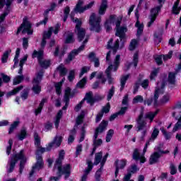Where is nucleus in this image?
<instances>
[{"label": "nucleus", "instance_id": "13d9d810", "mask_svg": "<svg viewBox=\"0 0 181 181\" xmlns=\"http://www.w3.org/2000/svg\"><path fill=\"white\" fill-rule=\"evenodd\" d=\"M90 71V66H83L81 70V73L79 74V77H83L86 73H88Z\"/></svg>", "mask_w": 181, "mask_h": 181}, {"label": "nucleus", "instance_id": "58836bf2", "mask_svg": "<svg viewBox=\"0 0 181 181\" xmlns=\"http://www.w3.org/2000/svg\"><path fill=\"white\" fill-rule=\"evenodd\" d=\"M75 40L74 34L71 32H68V35L66 37L65 43H74Z\"/></svg>", "mask_w": 181, "mask_h": 181}, {"label": "nucleus", "instance_id": "5fc2aeb1", "mask_svg": "<svg viewBox=\"0 0 181 181\" xmlns=\"http://www.w3.org/2000/svg\"><path fill=\"white\" fill-rule=\"evenodd\" d=\"M69 13H70V7L67 6L64 10V22L67 21V18H69Z\"/></svg>", "mask_w": 181, "mask_h": 181}, {"label": "nucleus", "instance_id": "0e129e2a", "mask_svg": "<svg viewBox=\"0 0 181 181\" xmlns=\"http://www.w3.org/2000/svg\"><path fill=\"white\" fill-rule=\"evenodd\" d=\"M34 139L35 145L37 147L40 146V138H39V135L37 134V133H35L34 134Z\"/></svg>", "mask_w": 181, "mask_h": 181}, {"label": "nucleus", "instance_id": "9d476101", "mask_svg": "<svg viewBox=\"0 0 181 181\" xmlns=\"http://www.w3.org/2000/svg\"><path fill=\"white\" fill-rule=\"evenodd\" d=\"M23 29V30H22ZM22 31V33H27L28 35H33V30L32 29V24L29 21H28V19L26 18H23V23L18 28L17 30V35H19V33Z\"/></svg>", "mask_w": 181, "mask_h": 181}, {"label": "nucleus", "instance_id": "37998d69", "mask_svg": "<svg viewBox=\"0 0 181 181\" xmlns=\"http://www.w3.org/2000/svg\"><path fill=\"white\" fill-rule=\"evenodd\" d=\"M45 103H46V99H42L39 105V107H37V109L35 110V115H39V114L42 112V110L43 109V105H45Z\"/></svg>", "mask_w": 181, "mask_h": 181}, {"label": "nucleus", "instance_id": "20e7f679", "mask_svg": "<svg viewBox=\"0 0 181 181\" xmlns=\"http://www.w3.org/2000/svg\"><path fill=\"white\" fill-rule=\"evenodd\" d=\"M48 151L47 147L42 148L40 146H39L36 151V160L37 163L34 166H33V169L30 172L29 177H32L35 173V170H40L43 168V159L42 158V156L40 153H45V152Z\"/></svg>", "mask_w": 181, "mask_h": 181}, {"label": "nucleus", "instance_id": "4c0bfd02", "mask_svg": "<svg viewBox=\"0 0 181 181\" xmlns=\"http://www.w3.org/2000/svg\"><path fill=\"white\" fill-rule=\"evenodd\" d=\"M158 112H159V110H157L156 112H150L146 113V118H148L150 119V122H152L153 121V118L158 115Z\"/></svg>", "mask_w": 181, "mask_h": 181}, {"label": "nucleus", "instance_id": "a18cd8bd", "mask_svg": "<svg viewBox=\"0 0 181 181\" xmlns=\"http://www.w3.org/2000/svg\"><path fill=\"white\" fill-rule=\"evenodd\" d=\"M23 78H24L23 75L16 76L13 79V85L17 86V84H21Z\"/></svg>", "mask_w": 181, "mask_h": 181}, {"label": "nucleus", "instance_id": "412c9836", "mask_svg": "<svg viewBox=\"0 0 181 181\" xmlns=\"http://www.w3.org/2000/svg\"><path fill=\"white\" fill-rule=\"evenodd\" d=\"M60 29V24H57L54 27H50L47 32H45L43 35L44 39H49L50 36H52V33L54 32V35H57L59 33V30Z\"/></svg>", "mask_w": 181, "mask_h": 181}, {"label": "nucleus", "instance_id": "338daca9", "mask_svg": "<svg viewBox=\"0 0 181 181\" xmlns=\"http://www.w3.org/2000/svg\"><path fill=\"white\" fill-rule=\"evenodd\" d=\"M105 28L107 32H110L111 30V20L106 21L105 23Z\"/></svg>", "mask_w": 181, "mask_h": 181}, {"label": "nucleus", "instance_id": "6e6552de", "mask_svg": "<svg viewBox=\"0 0 181 181\" xmlns=\"http://www.w3.org/2000/svg\"><path fill=\"white\" fill-rule=\"evenodd\" d=\"M108 125V122L103 120L100 124L99 127L95 130V134L93 135V145L94 146H100L103 144V140L101 139H97L98 138L99 134H103Z\"/></svg>", "mask_w": 181, "mask_h": 181}, {"label": "nucleus", "instance_id": "bb28decb", "mask_svg": "<svg viewBox=\"0 0 181 181\" xmlns=\"http://www.w3.org/2000/svg\"><path fill=\"white\" fill-rule=\"evenodd\" d=\"M161 156H162L158 152L152 153L149 158V165H155V163H158Z\"/></svg>", "mask_w": 181, "mask_h": 181}, {"label": "nucleus", "instance_id": "f3484780", "mask_svg": "<svg viewBox=\"0 0 181 181\" xmlns=\"http://www.w3.org/2000/svg\"><path fill=\"white\" fill-rule=\"evenodd\" d=\"M12 2H13V0H6L5 11L4 13L0 16V25L2 23V22H4V21H5V18H6V16H8V15H9L11 13L12 9L11 7L12 6Z\"/></svg>", "mask_w": 181, "mask_h": 181}, {"label": "nucleus", "instance_id": "7ed1b4c3", "mask_svg": "<svg viewBox=\"0 0 181 181\" xmlns=\"http://www.w3.org/2000/svg\"><path fill=\"white\" fill-rule=\"evenodd\" d=\"M165 86H166V81L164 80L160 81L157 83V87L156 88V90L154 93V97L144 100V105H152V103H153L154 107H158V100L159 98V94H163V88H165Z\"/></svg>", "mask_w": 181, "mask_h": 181}, {"label": "nucleus", "instance_id": "ea45409f", "mask_svg": "<svg viewBox=\"0 0 181 181\" xmlns=\"http://www.w3.org/2000/svg\"><path fill=\"white\" fill-rule=\"evenodd\" d=\"M66 80V78H63L62 81L59 82L55 84V88H56V93L58 94V95H60L62 94V86H63V82Z\"/></svg>", "mask_w": 181, "mask_h": 181}, {"label": "nucleus", "instance_id": "79ce46f5", "mask_svg": "<svg viewBox=\"0 0 181 181\" xmlns=\"http://www.w3.org/2000/svg\"><path fill=\"white\" fill-rule=\"evenodd\" d=\"M1 78H0V87L2 86V79L4 83H9L11 81V77L8 76V75H5V74H1Z\"/></svg>", "mask_w": 181, "mask_h": 181}, {"label": "nucleus", "instance_id": "bf43d9fd", "mask_svg": "<svg viewBox=\"0 0 181 181\" xmlns=\"http://www.w3.org/2000/svg\"><path fill=\"white\" fill-rule=\"evenodd\" d=\"M169 100H170V95H165L163 96V98L160 99V102L161 104H166V103H169Z\"/></svg>", "mask_w": 181, "mask_h": 181}, {"label": "nucleus", "instance_id": "a19ab883", "mask_svg": "<svg viewBox=\"0 0 181 181\" xmlns=\"http://www.w3.org/2000/svg\"><path fill=\"white\" fill-rule=\"evenodd\" d=\"M136 28H137V35L141 36L142 35V33L144 32V25L140 24L139 21H136L135 24Z\"/></svg>", "mask_w": 181, "mask_h": 181}, {"label": "nucleus", "instance_id": "473e14b6", "mask_svg": "<svg viewBox=\"0 0 181 181\" xmlns=\"http://www.w3.org/2000/svg\"><path fill=\"white\" fill-rule=\"evenodd\" d=\"M57 71L59 73V76L61 77H64L66 74H67V69L64 67V65L60 64L57 68Z\"/></svg>", "mask_w": 181, "mask_h": 181}, {"label": "nucleus", "instance_id": "3c124183", "mask_svg": "<svg viewBox=\"0 0 181 181\" xmlns=\"http://www.w3.org/2000/svg\"><path fill=\"white\" fill-rule=\"evenodd\" d=\"M87 83V78L84 77L83 78H82V80H81L77 84V87H78L79 88H83L84 86H86Z\"/></svg>", "mask_w": 181, "mask_h": 181}, {"label": "nucleus", "instance_id": "cd10ccee", "mask_svg": "<svg viewBox=\"0 0 181 181\" xmlns=\"http://www.w3.org/2000/svg\"><path fill=\"white\" fill-rule=\"evenodd\" d=\"M107 8H108L107 0H102V3L98 11L99 15H104L105 13V11H107Z\"/></svg>", "mask_w": 181, "mask_h": 181}, {"label": "nucleus", "instance_id": "4468645a", "mask_svg": "<svg viewBox=\"0 0 181 181\" xmlns=\"http://www.w3.org/2000/svg\"><path fill=\"white\" fill-rule=\"evenodd\" d=\"M42 77H43V72L40 71L35 78H34L33 79V91L35 93V94H39V93H40L41 91V88L40 86H39V83H40V81H42Z\"/></svg>", "mask_w": 181, "mask_h": 181}, {"label": "nucleus", "instance_id": "a211bd4d", "mask_svg": "<svg viewBox=\"0 0 181 181\" xmlns=\"http://www.w3.org/2000/svg\"><path fill=\"white\" fill-rule=\"evenodd\" d=\"M74 93L71 92V89L68 87L65 89V93L64 96V103H65V105L62 107V110H67V107H69V104L70 103V97H73Z\"/></svg>", "mask_w": 181, "mask_h": 181}, {"label": "nucleus", "instance_id": "4be33fe9", "mask_svg": "<svg viewBox=\"0 0 181 181\" xmlns=\"http://www.w3.org/2000/svg\"><path fill=\"white\" fill-rule=\"evenodd\" d=\"M179 112L180 114V111L174 112L173 113V117H175V119L177 120V122L175 124L174 128L173 129V132H176V131H179V129H181V115H177Z\"/></svg>", "mask_w": 181, "mask_h": 181}, {"label": "nucleus", "instance_id": "052dcab7", "mask_svg": "<svg viewBox=\"0 0 181 181\" xmlns=\"http://www.w3.org/2000/svg\"><path fill=\"white\" fill-rule=\"evenodd\" d=\"M136 45H138V41L136 40H132L129 45V50H135Z\"/></svg>", "mask_w": 181, "mask_h": 181}, {"label": "nucleus", "instance_id": "ddd939ff", "mask_svg": "<svg viewBox=\"0 0 181 181\" xmlns=\"http://www.w3.org/2000/svg\"><path fill=\"white\" fill-rule=\"evenodd\" d=\"M148 149L147 146H144L143 150V153L141 155L139 153V149L135 148L133 152L132 158L134 160H140L141 163H145L146 162V158H145V153Z\"/></svg>", "mask_w": 181, "mask_h": 181}, {"label": "nucleus", "instance_id": "f257e3e1", "mask_svg": "<svg viewBox=\"0 0 181 181\" xmlns=\"http://www.w3.org/2000/svg\"><path fill=\"white\" fill-rule=\"evenodd\" d=\"M71 19L72 21L76 23L75 32L77 35L78 42H83H83L77 49L73 50L69 54L68 58L66 60V63H70V62H71V60H73V59H74V57H76V56H77V54H79L80 52H83V50H84V47H86V45L90 39V37L88 35H86V30L81 28V21L78 20V18H74V11H72L71 13Z\"/></svg>", "mask_w": 181, "mask_h": 181}, {"label": "nucleus", "instance_id": "69168bd1", "mask_svg": "<svg viewBox=\"0 0 181 181\" xmlns=\"http://www.w3.org/2000/svg\"><path fill=\"white\" fill-rule=\"evenodd\" d=\"M75 74H76V71H74V70L70 71L69 75L68 76V80L69 81H73V80H74Z\"/></svg>", "mask_w": 181, "mask_h": 181}, {"label": "nucleus", "instance_id": "6ab92c4d", "mask_svg": "<svg viewBox=\"0 0 181 181\" xmlns=\"http://www.w3.org/2000/svg\"><path fill=\"white\" fill-rule=\"evenodd\" d=\"M63 141V136H56L54 139V141L48 144V146H47V151H52V148L54 146L55 148H58V146H60L62 145V142Z\"/></svg>", "mask_w": 181, "mask_h": 181}, {"label": "nucleus", "instance_id": "393cba45", "mask_svg": "<svg viewBox=\"0 0 181 181\" xmlns=\"http://www.w3.org/2000/svg\"><path fill=\"white\" fill-rule=\"evenodd\" d=\"M112 42H114V39L111 38L107 42V49H112L115 53H117V50L119 47V40H117L114 45H112Z\"/></svg>", "mask_w": 181, "mask_h": 181}, {"label": "nucleus", "instance_id": "5701e85b", "mask_svg": "<svg viewBox=\"0 0 181 181\" xmlns=\"http://www.w3.org/2000/svg\"><path fill=\"white\" fill-rule=\"evenodd\" d=\"M108 153H107L103 158V160L101 161V166L100 168L98 169L96 171L95 177L97 181H100V177L101 176V171L103 170V168H104V165H105V163L107 162V158H108Z\"/></svg>", "mask_w": 181, "mask_h": 181}, {"label": "nucleus", "instance_id": "a878e982", "mask_svg": "<svg viewBox=\"0 0 181 181\" xmlns=\"http://www.w3.org/2000/svg\"><path fill=\"white\" fill-rule=\"evenodd\" d=\"M88 59L90 62L94 63V67H100V58L94 52L89 53Z\"/></svg>", "mask_w": 181, "mask_h": 181}, {"label": "nucleus", "instance_id": "680f3d73", "mask_svg": "<svg viewBox=\"0 0 181 181\" xmlns=\"http://www.w3.org/2000/svg\"><path fill=\"white\" fill-rule=\"evenodd\" d=\"M173 55V51H170L168 54L162 55V57L164 62H166L169 60V59H172Z\"/></svg>", "mask_w": 181, "mask_h": 181}, {"label": "nucleus", "instance_id": "49530a36", "mask_svg": "<svg viewBox=\"0 0 181 181\" xmlns=\"http://www.w3.org/2000/svg\"><path fill=\"white\" fill-rule=\"evenodd\" d=\"M20 122L19 121H16L14 122L10 127L9 128V131H8V134H12V132H13V131H15V129H16V127H18V125H19Z\"/></svg>", "mask_w": 181, "mask_h": 181}, {"label": "nucleus", "instance_id": "423d86ee", "mask_svg": "<svg viewBox=\"0 0 181 181\" xmlns=\"http://www.w3.org/2000/svg\"><path fill=\"white\" fill-rule=\"evenodd\" d=\"M136 132H139L141 131V141H144V139L145 136H146V132H148V129L149 128L148 127L146 120L144 119V111H141L138 117V118L136 119Z\"/></svg>", "mask_w": 181, "mask_h": 181}, {"label": "nucleus", "instance_id": "39448f33", "mask_svg": "<svg viewBox=\"0 0 181 181\" xmlns=\"http://www.w3.org/2000/svg\"><path fill=\"white\" fill-rule=\"evenodd\" d=\"M63 159H64V150H62L59 152V158L56 160L55 164L54 166V170H58L59 173H66L67 175L70 173V170L71 167L70 164H66L63 167H62V163L63 162Z\"/></svg>", "mask_w": 181, "mask_h": 181}, {"label": "nucleus", "instance_id": "f03ea898", "mask_svg": "<svg viewBox=\"0 0 181 181\" xmlns=\"http://www.w3.org/2000/svg\"><path fill=\"white\" fill-rule=\"evenodd\" d=\"M18 160H21L19 173L20 175H22V173L23 172V169H25V165L26 163V157L25 156V151L23 150H21L17 154H13L11 158V159L8 161V165H7L8 173H12V172H13V169H15V166Z\"/></svg>", "mask_w": 181, "mask_h": 181}, {"label": "nucleus", "instance_id": "dca6fc26", "mask_svg": "<svg viewBox=\"0 0 181 181\" xmlns=\"http://www.w3.org/2000/svg\"><path fill=\"white\" fill-rule=\"evenodd\" d=\"M121 21L118 20L116 22V36H118L121 40L125 38V33L127 32V27H121Z\"/></svg>", "mask_w": 181, "mask_h": 181}, {"label": "nucleus", "instance_id": "c85d7f7f", "mask_svg": "<svg viewBox=\"0 0 181 181\" xmlns=\"http://www.w3.org/2000/svg\"><path fill=\"white\" fill-rule=\"evenodd\" d=\"M83 100H84V101L86 100L87 103L90 104V105H93L94 103H95V100L94 99V98H93L92 92L87 93Z\"/></svg>", "mask_w": 181, "mask_h": 181}, {"label": "nucleus", "instance_id": "e2e57ef3", "mask_svg": "<svg viewBox=\"0 0 181 181\" xmlns=\"http://www.w3.org/2000/svg\"><path fill=\"white\" fill-rule=\"evenodd\" d=\"M29 95V90L24 89L21 93L22 100H27Z\"/></svg>", "mask_w": 181, "mask_h": 181}, {"label": "nucleus", "instance_id": "c9c22d12", "mask_svg": "<svg viewBox=\"0 0 181 181\" xmlns=\"http://www.w3.org/2000/svg\"><path fill=\"white\" fill-rule=\"evenodd\" d=\"M76 129H72L70 133H69V138H68V144L69 145H71V144H73V142H74V139H75V136H76Z\"/></svg>", "mask_w": 181, "mask_h": 181}, {"label": "nucleus", "instance_id": "603ef678", "mask_svg": "<svg viewBox=\"0 0 181 181\" xmlns=\"http://www.w3.org/2000/svg\"><path fill=\"white\" fill-rule=\"evenodd\" d=\"M57 175H58L59 177H51L50 180L57 181V180H59V179H60V176H62V175H65V179H67V177H69V176H70V173H69V174H67V173H59V171L57 172Z\"/></svg>", "mask_w": 181, "mask_h": 181}, {"label": "nucleus", "instance_id": "9b49d317", "mask_svg": "<svg viewBox=\"0 0 181 181\" xmlns=\"http://www.w3.org/2000/svg\"><path fill=\"white\" fill-rule=\"evenodd\" d=\"M33 59H35V57H37L38 62L41 66V67H43L44 69H47L49 66H50V61L49 60H43V51H36L35 50L32 55Z\"/></svg>", "mask_w": 181, "mask_h": 181}, {"label": "nucleus", "instance_id": "7c9ffc66", "mask_svg": "<svg viewBox=\"0 0 181 181\" xmlns=\"http://www.w3.org/2000/svg\"><path fill=\"white\" fill-rule=\"evenodd\" d=\"M179 4H180V0H177L173 6V13L175 15H179L180 13L181 7L179 6Z\"/></svg>", "mask_w": 181, "mask_h": 181}, {"label": "nucleus", "instance_id": "1a4fd4ad", "mask_svg": "<svg viewBox=\"0 0 181 181\" xmlns=\"http://www.w3.org/2000/svg\"><path fill=\"white\" fill-rule=\"evenodd\" d=\"M119 60H121V55L117 54L115 57L113 65L110 64L105 71L107 77L108 78L109 84H111V83H112V78H111V70H112V67H114L113 71H117V70H118V67H119Z\"/></svg>", "mask_w": 181, "mask_h": 181}, {"label": "nucleus", "instance_id": "c756f323", "mask_svg": "<svg viewBox=\"0 0 181 181\" xmlns=\"http://www.w3.org/2000/svg\"><path fill=\"white\" fill-rule=\"evenodd\" d=\"M103 158L104 157H103V151L96 153L95 154V160H94L93 165H95L97 166V165H99L100 163V165H101V162H103Z\"/></svg>", "mask_w": 181, "mask_h": 181}, {"label": "nucleus", "instance_id": "0eeeda50", "mask_svg": "<svg viewBox=\"0 0 181 181\" xmlns=\"http://www.w3.org/2000/svg\"><path fill=\"white\" fill-rule=\"evenodd\" d=\"M101 16H98L95 13H92L89 18L90 30L100 33L101 32Z\"/></svg>", "mask_w": 181, "mask_h": 181}, {"label": "nucleus", "instance_id": "aec40b11", "mask_svg": "<svg viewBox=\"0 0 181 181\" xmlns=\"http://www.w3.org/2000/svg\"><path fill=\"white\" fill-rule=\"evenodd\" d=\"M127 160H117L115 162V165L116 166V170L115 172V177H118V173H119V169H124L127 166Z\"/></svg>", "mask_w": 181, "mask_h": 181}, {"label": "nucleus", "instance_id": "864d4df0", "mask_svg": "<svg viewBox=\"0 0 181 181\" xmlns=\"http://www.w3.org/2000/svg\"><path fill=\"white\" fill-rule=\"evenodd\" d=\"M18 136L20 141H23L26 138V129H22Z\"/></svg>", "mask_w": 181, "mask_h": 181}, {"label": "nucleus", "instance_id": "f8f14e48", "mask_svg": "<svg viewBox=\"0 0 181 181\" xmlns=\"http://www.w3.org/2000/svg\"><path fill=\"white\" fill-rule=\"evenodd\" d=\"M94 4H95V1H91L88 4H86L85 6H83L84 5V1L78 0L74 8V12L83 13V12H84L85 11H88V9H91L92 7L94 6Z\"/></svg>", "mask_w": 181, "mask_h": 181}, {"label": "nucleus", "instance_id": "c03bdc74", "mask_svg": "<svg viewBox=\"0 0 181 181\" xmlns=\"http://www.w3.org/2000/svg\"><path fill=\"white\" fill-rule=\"evenodd\" d=\"M160 131L166 140H169L172 138V133L166 132L165 128H160Z\"/></svg>", "mask_w": 181, "mask_h": 181}, {"label": "nucleus", "instance_id": "b1692460", "mask_svg": "<svg viewBox=\"0 0 181 181\" xmlns=\"http://www.w3.org/2000/svg\"><path fill=\"white\" fill-rule=\"evenodd\" d=\"M86 164L88 167L85 170V174L82 176L81 181L87 180V175H88L90 172L93 170V168L94 166V164H93V161L89 159L86 160Z\"/></svg>", "mask_w": 181, "mask_h": 181}, {"label": "nucleus", "instance_id": "e433bc0d", "mask_svg": "<svg viewBox=\"0 0 181 181\" xmlns=\"http://www.w3.org/2000/svg\"><path fill=\"white\" fill-rule=\"evenodd\" d=\"M11 52H12L11 49H8L4 52V53L1 57L2 63H6V62H8V57H9V55L11 54Z\"/></svg>", "mask_w": 181, "mask_h": 181}, {"label": "nucleus", "instance_id": "2eb2a0df", "mask_svg": "<svg viewBox=\"0 0 181 181\" xmlns=\"http://www.w3.org/2000/svg\"><path fill=\"white\" fill-rule=\"evenodd\" d=\"M162 8V5H160L151 11V14L148 17L149 21L147 23L148 28H151L152 25H153V22L156 21V18L158 17V15L159 13V11H160V8Z\"/></svg>", "mask_w": 181, "mask_h": 181}, {"label": "nucleus", "instance_id": "09e8293b", "mask_svg": "<svg viewBox=\"0 0 181 181\" xmlns=\"http://www.w3.org/2000/svg\"><path fill=\"white\" fill-rule=\"evenodd\" d=\"M115 93V88L114 86H112L111 88L108 91L107 94V101H110L114 96V94Z\"/></svg>", "mask_w": 181, "mask_h": 181}, {"label": "nucleus", "instance_id": "8fccbe9b", "mask_svg": "<svg viewBox=\"0 0 181 181\" xmlns=\"http://www.w3.org/2000/svg\"><path fill=\"white\" fill-rule=\"evenodd\" d=\"M114 135V130L110 129L106 135V142H111V139Z\"/></svg>", "mask_w": 181, "mask_h": 181}, {"label": "nucleus", "instance_id": "f704fd0d", "mask_svg": "<svg viewBox=\"0 0 181 181\" xmlns=\"http://www.w3.org/2000/svg\"><path fill=\"white\" fill-rule=\"evenodd\" d=\"M129 78V74L122 76L121 79H120V91H122L125 87V84L127 83V80Z\"/></svg>", "mask_w": 181, "mask_h": 181}, {"label": "nucleus", "instance_id": "72a5a7b5", "mask_svg": "<svg viewBox=\"0 0 181 181\" xmlns=\"http://www.w3.org/2000/svg\"><path fill=\"white\" fill-rule=\"evenodd\" d=\"M23 89V86H20L16 88H14L13 90H11L10 92L7 93V98H8V97H11V95H15L16 94H18V93H19V91H21V90Z\"/></svg>", "mask_w": 181, "mask_h": 181}, {"label": "nucleus", "instance_id": "de8ad7c7", "mask_svg": "<svg viewBox=\"0 0 181 181\" xmlns=\"http://www.w3.org/2000/svg\"><path fill=\"white\" fill-rule=\"evenodd\" d=\"M158 135H159V129H154V130L153 131V132L151 134L150 141H155V139H156V138H158Z\"/></svg>", "mask_w": 181, "mask_h": 181}, {"label": "nucleus", "instance_id": "2f4dec72", "mask_svg": "<svg viewBox=\"0 0 181 181\" xmlns=\"http://www.w3.org/2000/svg\"><path fill=\"white\" fill-rule=\"evenodd\" d=\"M176 73L170 72L168 74V83L171 84V86H175L176 83Z\"/></svg>", "mask_w": 181, "mask_h": 181}, {"label": "nucleus", "instance_id": "6e6d98bb", "mask_svg": "<svg viewBox=\"0 0 181 181\" xmlns=\"http://www.w3.org/2000/svg\"><path fill=\"white\" fill-rule=\"evenodd\" d=\"M83 119H84V112H82L79 116H78L76 119V126L81 125L83 124Z\"/></svg>", "mask_w": 181, "mask_h": 181}, {"label": "nucleus", "instance_id": "774afa93", "mask_svg": "<svg viewBox=\"0 0 181 181\" xmlns=\"http://www.w3.org/2000/svg\"><path fill=\"white\" fill-rule=\"evenodd\" d=\"M132 174L130 173H127L126 175H124L123 177V181H134V180H131Z\"/></svg>", "mask_w": 181, "mask_h": 181}, {"label": "nucleus", "instance_id": "4d7b16f0", "mask_svg": "<svg viewBox=\"0 0 181 181\" xmlns=\"http://www.w3.org/2000/svg\"><path fill=\"white\" fill-rule=\"evenodd\" d=\"M138 103H144V97L142 95H137L133 99V104H138Z\"/></svg>", "mask_w": 181, "mask_h": 181}]
</instances>
